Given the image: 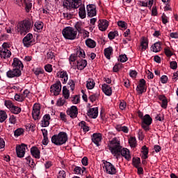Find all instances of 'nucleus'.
Here are the masks:
<instances>
[{
	"label": "nucleus",
	"instance_id": "38",
	"mask_svg": "<svg viewBox=\"0 0 178 178\" xmlns=\"http://www.w3.org/2000/svg\"><path fill=\"white\" fill-rule=\"evenodd\" d=\"M79 126L81 127V129L83 130L85 133H87V131H90V128L88 126H87V124L84 121H81L79 122Z\"/></svg>",
	"mask_w": 178,
	"mask_h": 178
},
{
	"label": "nucleus",
	"instance_id": "51",
	"mask_svg": "<svg viewBox=\"0 0 178 178\" xmlns=\"http://www.w3.org/2000/svg\"><path fill=\"white\" fill-rule=\"evenodd\" d=\"M35 27L36 28V30H42L44 23H42V22H36L35 23Z\"/></svg>",
	"mask_w": 178,
	"mask_h": 178
},
{
	"label": "nucleus",
	"instance_id": "10",
	"mask_svg": "<svg viewBox=\"0 0 178 178\" xmlns=\"http://www.w3.org/2000/svg\"><path fill=\"white\" fill-rule=\"evenodd\" d=\"M66 113L71 119H76L79 115V108L76 106H72L67 109Z\"/></svg>",
	"mask_w": 178,
	"mask_h": 178
},
{
	"label": "nucleus",
	"instance_id": "17",
	"mask_svg": "<svg viewBox=\"0 0 178 178\" xmlns=\"http://www.w3.org/2000/svg\"><path fill=\"white\" fill-rule=\"evenodd\" d=\"M75 28L80 34H83V37H88L90 33L83 29V24L81 23H76L75 25Z\"/></svg>",
	"mask_w": 178,
	"mask_h": 178
},
{
	"label": "nucleus",
	"instance_id": "13",
	"mask_svg": "<svg viewBox=\"0 0 178 178\" xmlns=\"http://www.w3.org/2000/svg\"><path fill=\"white\" fill-rule=\"evenodd\" d=\"M56 76L58 79H60L63 84H66L67 81L69 80V74H67V72L65 70H60L56 73Z\"/></svg>",
	"mask_w": 178,
	"mask_h": 178
},
{
	"label": "nucleus",
	"instance_id": "59",
	"mask_svg": "<svg viewBox=\"0 0 178 178\" xmlns=\"http://www.w3.org/2000/svg\"><path fill=\"white\" fill-rule=\"evenodd\" d=\"M120 67H122V64L120 63L115 64L113 68V70L116 73L119 72V70H120Z\"/></svg>",
	"mask_w": 178,
	"mask_h": 178
},
{
	"label": "nucleus",
	"instance_id": "40",
	"mask_svg": "<svg viewBox=\"0 0 178 178\" xmlns=\"http://www.w3.org/2000/svg\"><path fill=\"white\" fill-rule=\"evenodd\" d=\"M129 144L131 148H136V147L137 146V140L136 138L131 137L129 139Z\"/></svg>",
	"mask_w": 178,
	"mask_h": 178
},
{
	"label": "nucleus",
	"instance_id": "63",
	"mask_svg": "<svg viewBox=\"0 0 178 178\" xmlns=\"http://www.w3.org/2000/svg\"><path fill=\"white\" fill-rule=\"evenodd\" d=\"M161 81L162 84H166V83H168V76L163 75L161 77Z\"/></svg>",
	"mask_w": 178,
	"mask_h": 178
},
{
	"label": "nucleus",
	"instance_id": "19",
	"mask_svg": "<svg viewBox=\"0 0 178 178\" xmlns=\"http://www.w3.org/2000/svg\"><path fill=\"white\" fill-rule=\"evenodd\" d=\"M12 56L10 50L6 49H0V57L1 59H8Z\"/></svg>",
	"mask_w": 178,
	"mask_h": 178
},
{
	"label": "nucleus",
	"instance_id": "58",
	"mask_svg": "<svg viewBox=\"0 0 178 178\" xmlns=\"http://www.w3.org/2000/svg\"><path fill=\"white\" fill-rule=\"evenodd\" d=\"M68 86L70 87V90L73 91L76 87V85L74 84V81L70 79L68 83Z\"/></svg>",
	"mask_w": 178,
	"mask_h": 178
},
{
	"label": "nucleus",
	"instance_id": "1",
	"mask_svg": "<svg viewBox=\"0 0 178 178\" xmlns=\"http://www.w3.org/2000/svg\"><path fill=\"white\" fill-rule=\"evenodd\" d=\"M108 149L111 151L112 155L116 157V159L122 158L123 156L127 161L131 159V155H130V150L126 147H123L120 145V140L118 138H114L109 141Z\"/></svg>",
	"mask_w": 178,
	"mask_h": 178
},
{
	"label": "nucleus",
	"instance_id": "35",
	"mask_svg": "<svg viewBox=\"0 0 178 178\" xmlns=\"http://www.w3.org/2000/svg\"><path fill=\"white\" fill-rule=\"evenodd\" d=\"M63 96L65 99H69V97H70V92L66 86L63 87Z\"/></svg>",
	"mask_w": 178,
	"mask_h": 178
},
{
	"label": "nucleus",
	"instance_id": "47",
	"mask_svg": "<svg viewBox=\"0 0 178 178\" xmlns=\"http://www.w3.org/2000/svg\"><path fill=\"white\" fill-rule=\"evenodd\" d=\"M141 164V160L140 158H134L133 159V165L135 168H138L140 165Z\"/></svg>",
	"mask_w": 178,
	"mask_h": 178
},
{
	"label": "nucleus",
	"instance_id": "32",
	"mask_svg": "<svg viewBox=\"0 0 178 178\" xmlns=\"http://www.w3.org/2000/svg\"><path fill=\"white\" fill-rule=\"evenodd\" d=\"M95 87V81L92 79H88L86 81V88L88 90H92Z\"/></svg>",
	"mask_w": 178,
	"mask_h": 178
},
{
	"label": "nucleus",
	"instance_id": "30",
	"mask_svg": "<svg viewBox=\"0 0 178 178\" xmlns=\"http://www.w3.org/2000/svg\"><path fill=\"white\" fill-rule=\"evenodd\" d=\"M76 67L79 70H83L86 66H87V60H80L76 61Z\"/></svg>",
	"mask_w": 178,
	"mask_h": 178
},
{
	"label": "nucleus",
	"instance_id": "42",
	"mask_svg": "<svg viewBox=\"0 0 178 178\" xmlns=\"http://www.w3.org/2000/svg\"><path fill=\"white\" fill-rule=\"evenodd\" d=\"M24 134V129L22 128H18L14 131V136L15 137H19L20 136H22V134Z\"/></svg>",
	"mask_w": 178,
	"mask_h": 178
},
{
	"label": "nucleus",
	"instance_id": "8",
	"mask_svg": "<svg viewBox=\"0 0 178 178\" xmlns=\"http://www.w3.org/2000/svg\"><path fill=\"white\" fill-rule=\"evenodd\" d=\"M103 168L108 175H115L116 173V168H115V165L110 162L104 161Z\"/></svg>",
	"mask_w": 178,
	"mask_h": 178
},
{
	"label": "nucleus",
	"instance_id": "27",
	"mask_svg": "<svg viewBox=\"0 0 178 178\" xmlns=\"http://www.w3.org/2000/svg\"><path fill=\"white\" fill-rule=\"evenodd\" d=\"M162 49V43L161 42H155L151 47V51L152 52H160Z\"/></svg>",
	"mask_w": 178,
	"mask_h": 178
},
{
	"label": "nucleus",
	"instance_id": "44",
	"mask_svg": "<svg viewBox=\"0 0 178 178\" xmlns=\"http://www.w3.org/2000/svg\"><path fill=\"white\" fill-rule=\"evenodd\" d=\"M118 35L119 33H118V31H115L109 32L108 37L109 40H114V38H115V37H118Z\"/></svg>",
	"mask_w": 178,
	"mask_h": 178
},
{
	"label": "nucleus",
	"instance_id": "3",
	"mask_svg": "<svg viewBox=\"0 0 178 178\" xmlns=\"http://www.w3.org/2000/svg\"><path fill=\"white\" fill-rule=\"evenodd\" d=\"M31 29V22L29 19L21 21L17 25V31L21 35H26Z\"/></svg>",
	"mask_w": 178,
	"mask_h": 178
},
{
	"label": "nucleus",
	"instance_id": "7",
	"mask_svg": "<svg viewBox=\"0 0 178 178\" xmlns=\"http://www.w3.org/2000/svg\"><path fill=\"white\" fill-rule=\"evenodd\" d=\"M22 42L26 48H30V47H33L34 44H35V40L33 37V34L28 33L22 40Z\"/></svg>",
	"mask_w": 178,
	"mask_h": 178
},
{
	"label": "nucleus",
	"instance_id": "21",
	"mask_svg": "<svg viewBox=\"0 0 178 178\" xmlns=\"http://www.w3.org/2000/svg\"><path fill=\"white\" fill-rule=\"evenodd\" d=\"M42 127H48L51 122V115L49 114H46L43 116L41 121Z\"/></svg>",
	"mask_w": 178,
	"mask_h": 178
},
{
	"label": "nucleus",
	"instance_id": "16",
	"mask_svg": "<svg viewBox=\"0 0 178 178\" xmlns=\"http://www.w3.org/2000/svg\"><path fill=\"white\" fill-rule=\"evenodd\" d=\"M87 115L90 119H97L98 118V107L89 108Z\"/></svg>",
	"mask_w": 178,
	"mask_h": 178
},
{
	"label": "nucleus",
	"instance_id": "15",
	"mask_svg": "<svg viewBox=\"0 0 178 178\" xmlns=\"http://www.w3.org/2000/svg\"><path fill=\"white\" fill-rule=\"evenodd\" d=\"M87 15L88 17H94L97 16V8L95 6L92 4H89L86 6Z\"/></svg>",
	"mask_w": 178,
	"mask_h": 178
},
{
	"label": "nucleus",
	"instance_id": "4",
	"mask_svg": "<svg viewBox=\"0 0 178 178\" xmlns=\"http://www.w3.org/2000/svg\"><path fill=\"white\" fill-rule=\"evenodd\" d=\"M67 141V134L66 132H60L58 134L51 137V143L55 145H63Z\"/></svg>",
	"mask_w": 178,
	"mask_h": 178
},
{
	"label": "nucleus",
	"instance_id": "49",
	"mask_svg": "<svg viewBox=\"0 0 178 178\" xmlns=\"http://www.w3.org/2000/svg\"><path fill=\"white\" fill-rule=\"evenodd\" d=\"M127 60L128 58L126 54H121L118 56V60L122 63H124V62H127Z\"/></svg>",
	"mask_w": 178,
	"mask_h": 178
},
{
	"label": "nucleus",
	"instance_id": "29",
	"mask_svg": "<svg viewBox=\"0 0 178 178\" xmlns=\"http://www.w3.org/2000/svg\"><path fill=\"white\" fill-rule=\"evenodd\" d=\"M31 154L34 156V158H36V159H40V149H38V147H31Z\"/></svg>",
	"mask_w": 178,
	"mask_h": 178
},
{
	"label": "nucleus",
	"instance_id": "5",
	"mask_svg": "<svg viewBox=\"0 0 178 178\" xmlns=\"http://www.w3.org/2000/svg\"><path fill=\"white\" fill-rule=\"evenodd\" d=\"M63 35L66 40H75L77 37V31L72 27L68 26L63 30Z\"/></svg>",
	"mask_w": 178,
	"mask_h": 178
},
{
	"label": "nucleus",
	"instance_id": "52",
	"mask_svg": "<svg viewBox=\"0 0 178 178\" xmlns=\"http://www.w3.org/2000/svg\"><path fill=\"white\" fill-rule=\"evenodd\" d=\"M5 106H6V108H8V109H10V111L12 109V108H13L14 105L13 103H12V102L10 100H6L5 102Z\"/></svg>",
	"mask_w": 178,
	"mask_h": 178
},
{
	"label": "nucleus",
	"instance_id": "31",
	"mask_svg": "<svg viewBox=\"0 0 178 178\" xmlns=\"http://www.w3.org/2000/svg\"><path fill=\"white\" fill-rule=\"evenodd\" d=\"M104 56L106 59H111V56L113 54V48L112 47H107L104 49Z\"/></svg>",
	"mask_w": 178,
	"mask_h": 178
},
{
	"label": "nucleus",
	"instance_id": "9",
	"mask_svg": "<svg viewBox=\"0 0 178 178\" xmlns=\"http://www.w3.org/2000/svg\"><path fill=\"white\" fill-rule=\"evenodd\" d=\"M50 91L54 95H59L60 91H62V83L60 81H56V83L50 87Z\"/></svg>",
	"mask_w": 178,
	"mask_h": 178
},
{
	"label": "nucleus",
	"instance_id": "28",
	"mask_svg": "<svg viewBox=\"0 0 178 178\" xmlns=\"http://www.w3.org/2000/svg\"><path fill=\"white\" fill-rule=\"evenodd\" d=\"M43 136L42 144L43 145H47L49 143V139L48 138V131L45 129L41 130Z\"/></svg>",
	"mask_w": 178,
	"mask_h": 178
},
{
	"label": "nucleus",
	"instance_id": "33",
	"mask_svg": "<svg viewBox=\"0 0 178 178\" xmlns=\"http://www.w3.org/2000/svg\"><path fill=\"white\" fill-rule=\"evenodd\" d=\"M86 167H79L76 166L74 168V172L75 173V175H84V172H86Z\"/></svg>",
	"mask_w": 178,
	"mask_h": 178
},
{
	"label": "nucleus",
	"instance_id": "26",
	"mask_svg": "<svg viewBox=\"0 0 178 178\" xmlns=\"http://www.w3.org/2000/svg\"><path fill=\"white\" fill-rule=\"evenodd\" d=\"M79 8V16L80 19H86V17H87V13H86V7L84 6V5L81 4Z\"/></svg>",
	"mask_w": 178,
	"mask_h": 178
},
{
	"label": "nucleus",
	"instance_id": "25",
	"mask_svg": "<svg viewBox=\"0 0 178 178\" xmlns=\"http://www.w3.org/2000/svg\"><path fill=\"white\" fill-rule=\"evenodd\" d=\"M154 5V0H149V3H147L144 1H140L138 2V6L140 7H143V8H148L151 9L152 8V6Z\"/></svg>",
	"mask_w": 178,
	"mask_h": 178
},
{
	"label": "nucleus",
	"instance_id": "37",
	"mask_svg": "<svg viewBox=\"0 0 178 178\" xmlns=\"http://www.w3.org/2000/svg\"><path fill=\"white\" fill-rule=\"evenodd\" d=\"M76 55L79 58H86V53L84 52L83 49L81 47H77Z\"/></svg>",
	"mask_w": 178,
	"mask_h": 178
},
{
	"label": "nucleus",
	"instance_id": "39",
	"mask_svg": "<svg viewBox=\"0 0 178 178\" xmlns=\"http://www.w3.org/2000/svg\"><path fill=\"white\" fill-rule=\"evenodd\" d=\"M8 119V115L5 111H0V122L3 123Z\"/></svg>",
	"mask_w": 178,
	"mask_h": 178
},
{
	"label": "nucleus",
	"instance_id": "41",
	"mask_svg": "<svg viewBox=\"0 0 178 178\" xmlns=\"http://www.w3.org/2000/svg\"><path fill=\"white\" fill-rule=\"evenodd\" d=\"M142 154L144 159H147V158H148V148L147 146L144 145L142 147Z\"/></svg>",
	"mask_w": 178,
	"mask_h": 178
},
{
	"label": "nucleus",
	"instance_id": "36",
	"mask_svg": "<svg viewBox=\"0 0 178 178\" xmlns=\"http://www.w3.org/2000/svg\"><path fill=\"white\" fill-rule=\"evenodd\" d=\"M115 129L118 131H123V133H129V128L126 126L120 124L116 125Z\"/></svg>",
	"mask_w": 178,
	"mask_h": 178
},
{
	"label": "nucleus",
	"instance_id": "64",
	"mask_svg": "<svg viewBox=\"0 0 178 178\" xmlns=\"http://www.w3.org/2000/svg\"><path fill=\"white\" fill-rule=\"evenodd\" d=\"M47 59H55V54L52 51L47 52Z\"/></svg>",
	"mask_w": 178,
	"mask_h": 178
},
{
	"label": "nucleus",
	"instance_id": "23",
	"mask_svg": "<svg viewBox=\"0 0 178 178\" xmlns=\"http://www.w3.org/2000/svg\"><path fill=\"white\" fill-rule=\"evenodd\" d=\"M108 26H109V24H108L106 19L99 20L98 27L99 30H100L101 31H105V30L108 29Z\"/></svg>",
	"mask_w": 178,
	"mask_h": 178
},
{
	"label": "nucleus",
	"instance_id": "24",
	"mask_svg": "<svg viewBox=\"0 0 178 178\" xmlns=\"http://www.w3.org/2000/svg\"><path fill=\"white\" fill-rule=\"evenodd\" d=\"M102 89L103 92L106 95L110 97V95H112V88L109 86V85L104 83L102 86Z\"/></svg>",
	"mask_w": 178,
	"mask_h": 178
},
{
	"label": "nucleus",
	"instance_id": "57",
	"mask_svg": "<svg viewBox=\"0 0 178 178\" xmlns=\"http://www.w3.org/2000/svg\"><path fill=\"white\" fill-rule=\"evenodd\" d=\"M164 53L165 54L166 56H168V58H170V56L173 55V53L172 52V51H170V49H169V47L164 49Z\"/></svg>",
	"mask_w": 178,
	"mask_h": 178
},
{
	"label": "nucleus",
	"instance_id": "60",
	"mask_svg": "<svg viewBox=\"0 0 178 178\" xmlns=\"http://www.w3.org/2000/svg\"><path fill=\"white\" fill-rule=\"evenodd\" d=\"M146 83L147 82L145 81V79H142L140 80V82H139V84L138 85V86L142 87L143 88H147V87L145 86Z\"/></svg>",
	"mask_w": 178,
	"mask_h": 178
},
{
	"label": "nucleus",
	"instance_id": "18",
	"mask_svg": "<svg viewBox=\"0 0 178 178\" xmlns=\"http://www.w3.org/2000/svg\"><path fill=\"white\" fill-rule=\"evenodd\" d=\"M13 68L14 69H18V70H20L21 72L23 70V63L19 58H15L13 59V63L12 64Z\"/></svg>",
	"mask_w": 178,
	"mask_h": 178
},
{
	"label": "nucleus",
	"instance_id": "50",
	"mask_svg": "<svg viewBox=\"0 0 178 178\" xmlns=\"http://www.w3.org/2000/svg\"><path fill=\"white\" fill-rule=\"evenodd\" d=\"M14 98L15 101H17V102H23V101H24L25 99L22 94L21 95L16 94Z\"/></svg>",
	"mask_w": 178,
	"mask_h": 178
},
{
	"label": "nucleus",
	"instance_id": "43",
	"mask_svg": "<svg viewBox=\"0 0 178 178\" xmlns=\"http://www.w3.org/2000/svg\"><path fill=\"white\" fill-rule=\"evenodd\" d=\"M10 111L12 112V113H14V115H19V113L22 112V108L19 106H14L12 107Z\"/></svg>",
	"mask_w": 178,
	"mask_h": 178
},
{
	"label": "nucleus",
	"instance_id": "62",
	"mask_svg": "<svg viewBox=\"0 0 178 178\" xmlns=\"http://www.w3.org/2000/svg\"><path fill=\"white\" fill-rule=\"evenodd\" d=\"M44 70H46L48 73H51L52 72V65L51 64H47L44 66Z\"/></svg>",
	"mask_w": 178,
	"mask_h": 178
},
{
	"label": "nucleus",
	"instance_id": "34",
	"mask_svg": "<svg viewBox=\"0 0 178 178\" xmlns=\"http://www.w3.org/2000/svg\"><path fill=\"white\" fill-rule=\"evenodd\" d=\"M86 45H87L88 48H95V47H97V42L92 39L88 38L86 40Z\"/></svg>",
	"mask_w": 178,
	"mask_h": 178
},
{
	"label": "nucleus",
	"instance_id": "20",
	"mask_svg": "<svg viewBox=\"0 0 178 178\" xmlns=\"http://www.w3.org/2000/svg\"><path fill=\"white\" fill-rule=\"evenodd\" d=\"M148 48V38L142 37L140 40V49L141 52H144Z\"/></svg>",
	"mask_w": 178,
	"mask_h": 178
},
{
	"label": "nucleus",
	"instance_id": "6",
	"mask_svg": "<svg viewBox=\"0 0 178 178\" xmlns=\"http://www.w3.org/2000/svg\"><path fill=\"white\" fill-rule=\"evenodd\" d=\"M152 123V118L149 115L146 114L142 118L141 127L145 129V131H148L149 130V126Z\"/></svg>",
	"mask_w": 178,
	"mask_h": 178
},
{
	"label": "nucleus",
	"instance_id": "14",
	"mask_svg": "<svg viewBox=\"0 0 178 178\" xmlns=\"http://www.w3.org/2000/svg\"><path fill=\"white\" fill-rule=\"evenodd\" d=\"M41 106L39 104H35L33 107L32 116L34 120H38L40 118V111Z\"/></svg>",
	"mask_w": 178,
	"mask_h": 178
},
{
	"label": "nucleus",
	"instance_id": "45",
	"mask_svg": "<svg viewBox=\"0 0 178 178\" xmlns=\"http://www.w3.org/2000/svg\"><path fill=\"white\" fill-rule=\"evenodd\" d=\"M25 5H26V12H30V9L33 8V3L30 0H24Z\"/></svg>",
	"mask_w": 178,
	"mask_h": 178
},
{
	"label": "nucleus",
	"instance_id": "2",
	"mask_svg": "<svg viewBox=\"0 0 178 178\" xmlns=\"http://www.w3.org/2000/svg\"><path fill=\"white\" fill-rule=\"evenodd\" d=\"M81 5V0H65L63 2V6L69 10L70 13H64L63 15L65 19L69 20L73 17V13H74V9H77Z\"/></svg>",
	"mask_w": 178,
	"mask_h": 178
},
{
	"label": "nucleus",
	"instance_id": "11",
	"mask_svg": "<svg viewBox=\"0 0 178 178\" xmlns=\"http://www.w3.org/2000/svg\"><path fill=\"white\" fill-rule=\"evenodd\" d=\"M6 76L8 79H13V77H20L22 76V71L19 69L13 68L6 72Z\"/></svg>",
	"mask_w": 178,
	"mask_h": 178
},
{
	"label": "nucleus",
	"instance_id": "61",
	"mask_svg": "<svg viewBox=\"0 0 178 178\" xmlns=\"http://www.w3.org/2000/svg\"><path fill=\"white\" fill-rule=\"evenodd\" d=\"M66 114L65 113H60V119L63 122H67V119L66 118Z\"/></svg>",
	"mask_w": 178,
	"mask_h": 178
},
{
	"label": "nucleus",
	"instance_id": "48",
	"mask_svg": "<svg viewBox=\"0 0 178 178\" xmlns=\"http://www.w3.org/2000/svg\"><path fill=\"white\" fill-rule=\"evenodd\" d=\"M118 26L123 30L127 29V23H126L124 21H118Z\"/></svg>",
	"mask_w": 178,
	"mask_h": 178
},
{
	"label": "nucleus",
	"instance_id": "56",
	"mask_svg": "<svg viewBox=\"0 0 178 178\" xmlns=\"http://www.w3.org/2000/svg\"><path fill=\"white\" fill-rule=\"evenodd\" d=\"M72 102L73 104H79L80 102V96L79 95H74L72 97Z\"/></svg>",
	"mask_w": 178,
	"mask_h": 178
},
{
	"label": "nucleus",
	"instance_id": "22",
	"mask_svg": "<svg viewBox=\"0 0 178 178\" xmlns=\"http://www.w3.org/2000/svg\"><path fill=\"white\" fill-rule=\"evenodd\" d=\"M102 140V135L101 134H93L92 141L97 147L99 145L100 142Z\"/></svg>",
	"mask_w": 178,
	"mask_h": 178
},
{
	"label": "nucleus",
	"instance_id": "46",
	"mask_svg": "<svg viewBox=\"0 0 178 178\" xmlns=\"http://www.w3.org/2000/svg\"><path fill=\"white\" fill-rule=\"evenodd\" d=\"M65 104H66V99L60 97L59 99H58L56 105L57 106H63V105H65Z\"/></svg>",
	"mask_w": 178,
	"mask_h": 178
},
{
	"label": "nucleus",
	"instance_id": "55",
	"mask_svg": "<svg viewBox=\"0 0 178 178\" xmlns=\"http://www.w3.org/2000/svg\"><path fill=\"white\" fill-rule=\"evenodd\" d=\"M57 178H66V171L60 170L58 173Z\"/></svg>",
	"mask_w": 178,
	"mask_h": 178
},
{
	"label": "nucleus",
	"instance_id": "54",
	"mask_svg": "<svg viewBox=\"0 0 178 178\" xmlns=\"http://www.w3.org/2000/svg\"><path fill=\"white\" fill-rule=\"evenodd\" d=\"M9 122L11 124H16V122H17L16 116H15L14 115H10L9 118Z\"/></svg>",
	"mask_w": 178,
	"mask_h": 178
},
{
	"label": "nucleus",
	"instance_id": "12",
	"mask_svg": "<svg viewBox=\"0 0 178 178\" xmlns=\"http://www.w3.org/2000/svg\"><path fill=\"white\" fill-rule=\"evenodd\" d=\"M27 149V145L25 144H21L16 147V152L18 158H23L26 154Z\"/></svg>",
	"mask_w": 178,
	"mask_h": 178
},
{
	"label": "nucleus",
	"instance_id": "53",
	"mask_svg": "<svg viewBox=\"0 0 178 178\" xmlns=\"http://www.w3.org/2000/svg\"><path fill=\"white\" fill-rule=\"evenodd\" d=\"M136 91L138 94H143V92H145L147 91V88H143L141 86H137Z\"/></svg>",
	"mask_w": 178,
	"mask_h": 178
}]
</instances>
